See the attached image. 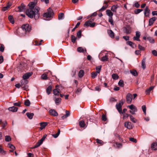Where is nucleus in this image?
Instances as JSON below:
<instances>
[{
    "label": "nucleus",
    "instance_id": "50",
    "mask_svg": "<svg viewBox=\"0 0 157 157\" xmlns=\"http://www.w3.org/2000/svg\"><path fill=\"white\" fill-rule=\"evenodd\" d=\"M143 10L142 9H136V10H135L134 12L135 13V14H137L140 13Z\"/></svg>",
    "mask_w": 157,
    "mask_h": 157
},
{
    "label": "nucleus",
    "instance_id": "40",
    "mask_svg": "<svg viewBox=\"0 0 157 157\" xmlns=\"http://www.w3.org/2000/svg\"><path fill=\"white\" fill-rule=\"evenodd\" d=\"M142 109L144 113L145 114V115H146V106L145 105H143L142 106Z\"/></svg>",
    "mask_w": 157,
    "mask_h": 157
},
{
    "label": "nucleus",
    "instance_id": "4",
    "mask_svg": "<svg viewBox=\"0 0 157 157\" xmlns=\"http://www.w3.org/2000/svg\"><path fill=\"white\" fill-rule=\"evenodd\" d=\"M95 22H92V21L90 20L86 21L84 24V26L89 27H94L95 25Z\"/></svg>",
    "mask_w": 157,
    "mask_h": 157
},
{
    "label": "nucleus",
    "instance_id": "8",
    "mask_svg": "<svg viewBox=\"0 0 157 157\" xmlns=\"http://www.w3.org/2000/svg\"><path fill=\"white\" fill-rule=\"evenodd\" d=\"M17 9L18 10V11L19 12H24L25 10V6L23 3H22L21 6L17 7Z\"/></svg>",
    "mask_w": 157,
    "mask_h": 157
},
{
    "label": "nucleus",
    "instance_id": "61",
    "mask_svg": "<svg viewBox=\"0 0 157 157\" xmlns=\"http://www.w3.org/2000/svg\"><path fill=\"white\" fill-rule=\"evenodd\" d=\"M138 48L140 50H144V48L143 47L140 45V44L138 45Z\"/></svg>",
    "mask_w": 157,
    "mask_h": 157
},
{
    "label": "nucleus",
    "instance_id": "2",
    "mask_svg": "<svg viewBox=\"0 0 157 157\" xmlns=\"http://www.w3.org/2000/svg\"><path fill=\"white\" fill-rule=\"evenodd\" d=\"M33 74V72H28L23 75L22 78L23 79L21 81V85L22 88H27L28 86L27 84L28 83V81L26 80L28 79Z\"/></svg>",
    "mask_w": 157,
    "mask_h": 157
},
{
    "label": "nucleus",
    "instance_id": "58",
    "mask_svg": "<svg viewBox=\"0 0 157 157\" xmlns=\"http://www.w3.org/2000/svg\"><path fill=\"white\" fill-rule=\"evenodd\" d=\"M8 146L11 149H15V147L12 144H8Z\"/></svg>",
    "mask_w": 157,
    "mask_h": 157
},
{
    "label": "nucleus",
    "instance_id": "43",
    "mask_svg": "<svg viewBox=\"0 0 157 157\" xmlns=\"http://www.w3.org/2000/svg\"><path fill=\"white\" fill-rule=\"evenodd\" d=\"M108 21L109 23H110V24L111 25H114L113 23V17H109Z\"/></svg>",
    "mask_w": 157,
    "mask_h": 157
},
{
    "label": "nucleus",
    "instance_id": "51",
    "mask_svg": "<svg viewBox=\"0 0 157 157\" xmlns=\"http://www.w3.org/2000/svg\"><path fill=\"white\" fill-rule=\"evenodd\" d=\"M96 142L98 143L99 144L101 145H102L103 143V142L101 140H99L98 139H97L96 140Z\"/></svg>",
    "mask_w": 157,
    "mask_h": 157
},
{
    "label": "nucleus",
    "instance_id": "54",
    "mask_svg": "<svg viewBox=\"0 0 157 157\" xmlns=\"http://www.w3.org/2000/svg\"><path fill=\"white\" fill-rule=\"evenodd\" d=\"M129 140L132 142L136 143L137 142V140L136 139H135L133 137H130L129 139Z\"/></svg>",
    "mask_w": 157,
    "mask_h": 157
},
{
    "label": "nucleus",
    "instance_id": "12",
    "mask_svg": "<svg viewBox=\"0 0 157 157\" xmlns=\"http://www.w3.org/2000/svg\"><path fill=\"white\" fill-rule=\"evenodd\" d=\"M157 18L155 17H153L150 19L149 20V25L151 26L153 25L155 21L156 20Z\"/></svg>",
    "mask_w": 157,
    "mask_h": 157
},
{
    "label": "nucleus",
    "instance_id": "52",
    "mask_svg": "<svg viewBox=\"0 0 157 157\" xmlns=\"http://www.w3.org/2000/svg\"><path fill=\"white\" fill-rule=\"evenodd\" d=\"M130 116H131V115L128 113L124 114L123 118V119H125L126 118H127L128 117H130Z\"/></svg>",
    "mask_w": 157,
    "mask_h": 157
},
{
    "label": "nucleus",
    "instance_id": "5",
    "mask_svg": "<svg viewBox=\"0 0 157 157\" xmlns=\"http://www.w3.org/2000/svg\"><path fill=\"white\" fill-rule=\"evenodd\" d=\"M22 29L23 31L25 32L26 33L29 32L31 30L30 26L28 24L24 25L22 26Z\"/></svg>",
    "mask_w": 157,
    "mask_h": 157
},
{
    "label": "nucleus",
    "instance_id": "18",
    "mask_svg": "<svg viewBox=\"0 0 157 157\" xmlns=\"http://www.w3.org/2000/svg\"><path fill=\"white\" fill-rule=\"evenodd\" d=\"M43 141L41 140H39L38 142L33 147V148H35L37 147H38L40 146L43 143Z\"/></svg>",
    "mask_w": 157,
    "mask_h": 157
},
{
    "label": "nucleus",
    "instance_id": "30",
    "mask_svg": "<svg viewBox=\"0 0 157 157\" xmlns=\"http://www.w3.org/2000/svg\"><path fill=\"white\" fill-rule=\"evenodd\" d=\"M79 124L81 127L84 128L85 127L86 124L84 121H80L79 122Z\"/></svg>",
    "mask_w": 157,
    "mask_h": 157
},
{
    "label": "nucleus",
    "instance_id": "41",
    "mask_svg": "<svg viewBox=\"0 0 157 157\" xmlns=\"http://www.w3.org/2000/svg\"><path fill=\"white\" fill-rule=\"evenodd\" d=\"M64 14L63 13H60L58 15V19L59 20L62 19L64 17Z\"/></svg>",
    "mask_w": 157,
    "mask_h": 157
},
{
    "label": "nucleus",
    "instance_id": "27",
    "mask_svg": "<svg viewBox=\"0 0 157 157\" xmlns=\"http://www.w3.org/2000/svg\"><path fill=\"white\" fill-rule=\"evenodd\" d=\"M142 67L143 69L146 68V66L145 64V59L144 58L142 61Z\"/></svg>",
    "mask_w": 157,
    "mask_h": 157
},
{
    "label": "nucleus",
    "instance_id": "62",
    "mask_svg": "<svg viewBox=\"0 0 157 157\" xmlns=\"http://www.w3.org/2000/svg\"><path fill=\"white\" fill-rule=\"evenodd\" d=\"M54 86L52 84V82H50L47 88H54Z\"/></svg>",
    "mask_w": 157,
    "mask_h": 157
},
{
    "label": "nucleus",
    "instance_id": "16",
    "mask_svg": "<svg viewBox=\"0 0 157 157\" xmlns=\"http://www.w3.org/2000/svg\"><path fill=\"white\" fill-rule=\"evenodd\" d=\"M129 108L131 110H134V112H136L137 111L136 108L133 105H131L128 106Z\"/></svg>",
    "mask_w": 157,
    "mask_h": 157
},
{
    "label": "nucleus",
    "instance_id": "49",
    "mask_svg": "<svg viewBox=\"0 0 157 157\" xmlns=\"http://www.w3.org/2000/svg\"><path fill=\"white\" fill-rule=\"evenodd\" d=\"M107 119L106 116L104 114H103L102 116L101 120L104 121H105Z\"/></svg>",
    "mask_w": 157,
    "mask_h": 157
},
{
    "label": "nucleus",
    "instance_id": "7",
    "mask_svg": "<svg viewBox=\"0 0 157 157\" xmlns=\"http://www.w3.org/2000/svg\"><path fill=\"white\" fill-rule=\"evenodd\" d=\"M123 102H120L118 104H117L116 105V108L119 113H121L122 111V106L123 105Z\"/></svg>",
    "mask_w": 157,
    "mask_h": 157
},
{
    "label": "nucleus",
    "instance_id": "23",
    "mask_svg": "<svg viewBox=\"0 0 157 157\" xmlns=\"http://www.w3.org/2000/svg\"><path fill=\"white\" fill-rule=\"evenodd\" d=\"M109 58L107 54H106L104 56L102 57L101 60L103 62L107 61L108 60Z\"/></svg>",
    "mask_w": 157,
    "mask_h": 157
},
{
    "label": "nucleus",
    "instance_id": "19",
    "mask_svg": "<svg viewBox=\"0 0 157 157\" xmlns=\"http://www.w3.org/2000/svg\"><path fill=\"white\" fill-rule=\"evenodd\" d=\"M119 7V6L117 5H113L111 7V10L113 12H116L117 9Z\"/></svg>",
    "mask_w": 157,
    "mask_h": 157
},
{
    "label": "nucleus",
    "instance_id": "21",
    "mask_svg": "<svg viewBox=\"0 0 157 157\" xmlns=\"http://www.w3.org/2000/svg\"><path fill=\"white\" fill-rule=\"evenodd\" d=\"M66 113L65 115H64L62 117V118L63 120L66 118L68 117L70 115V113L69 111L67 110H66Z\"/></svg>",
    "mask_w": 157,
    "mask_h": 157
},
{
    "label": "nucleus",
    "instance_id": "17",
    "mask_svg": "<svg viewBox=\"0 0 157 157\" xmlns=\"http://www.w3.org/2000/svg\"><path fill=\"white\" fill-rule=\"evenodd\" d=\"M107 33L109 36L112 38H114V34L113 32L111 30H108Z\"/></svg>",
    "mask_w": 157,
    "mask_h": 157
},
{
    "label": "nucleus",
    "instance_id": "28",
    "mask_svg": "<svg viewBox=\"0 0 157 157\" xmlns=\"http://www.w3.org/2000/svg\"><path fill=\"white\" fill-rule=\"evenodd\" d=\"M8 19L12 24H13L14 23V20L12 16L10 15L8 17Z\"/></svg>",
    "mask_w": 157,
    "mask_h": 157
},
{
    "label": "nucleus",
    "instance_id": "47",
    "mask_svg": "<svg viewBox=\"0 0 157 157\" xmlns=\"http://www.w3.org/2000/svg\"><path fill=\"white\" fill-rule=\"evenodd\" d=\"M108 6V5H105V6H103L102 7V8L99 10V11H102L104 10H105L107 8V7Z\"/></svg>",
    "mask_w": 157,
    "mask_h": 157
},
{
    "label": "nucleus",
    "instance_id": "36",
    "mask_svg": "<svg viewBox=\"0 0 157 157\" xmlns=\"http://www.w3.org/2000/svg\"><path fill=\"white\" fill-rule=\"evenodd\" d=\"M60 129H59L57 133L56 134L52 135L53 137L55 138H56L59 136L60 134Z\"/></svg>",
    "mask_w": 157,
    "mask_h": 157
},
{
    "label": "nucleus",
    "instance_id": "3",
    "mask_svg": "<svg viewBox=\"0 0 157 157\" xmlns=\"http://www.w3.org/2000/svg\"><path fill=\"white\" fill-rule=\"evenodd\" d=\"M53 14V13L52 10L49 8L47 12L44 14L43 16L46 18H48L51 17Z\"/></svg>",
    "mask_w": 157,
    "mask_h": 157
},
{
    "label": "nucleus",
    "instance_id": "32",
    "mask_svg": "<svg viewBox=\"0 0 157 157\" xmlns=\"http://www.w3.org/2000/svg\"><path fill=\"white\" fill-rule=\"evenodd\" d=\"M40 125L43 127V128H44L47 125L48 123L45 122H43L40 123Z\"/></svg>",
    "mask_w": 157,
    "mask_h": 157
},
{
    "label": "nucleus",
    "instance_id": "63",
    "mask_svg": "<svg viewBox=\"0 0 157 157\" xmlns=\"http://www.w3.org/2000/svg\"><path fill=\"white\" fill-rule=\"evenodd\" d=\"M52 90V89H47L46 92L48 95L51 93Z\"/></svg>",
    "mask_w": 157,
    "mask_h": 157
},
{
    "label": "nucleus",
    "instance_id": "48",
    "mask_svg": "<svg viewBox=\"0 0 157 157\" xmlns=\"http://www.w3.org/2000/svg\"><path fill=\"white\" fill-rule=\"evenodd\" d=\"M41 77L43 79L45 80L47 78V75L45 74H43Z\"/></svg>",
    "mask_w": 157,
    "mask_h": 157
},
{
    "label": "nucleus",
    "instance_id": "44",
    "mask_svg": "<svg viewBox=\"0 0 157 157\" xmlns=\"http://www.w3.org/2000/svg\"><path fill=\"white\" fill-rule=\"evenodd\" d=\"M118 84L120 86L122 87L124 85V82L122 80H121L119 81Z\"/></svg>",
    "mask_w": 157,
    "mask_h": 157
},
{
    "label": "nucleus",
    "instance_id": "20",
    "mask_svg": "<svg viewBox=\"0 0 157 157\" xmlns=\"http://www.w3.org/2000/svg\"><path fill=\"white\" fill-rule=\"evenodd\" d=\"M61 100V99L60 98H55L54 101L56 104L58 105L60 103Z\"/></svg>",
    "mask_w": 157,
    "mask_h": 157
},
{
    "label": "nucleus",
    "instance_id": "10",
    "mask_svg": "<svg viewBox=\"0 0 157 157\" xmlns=\"http://www.w3.org/2000/svg\"><path fill=\"white\" fill-rule=\"evenodd\" d=\"M49 113L51 115L54 116H57L58 113L54 109H51L49 111Z\"/></svg>",
    "mask_w": 157,
    "mask_h": 157
},
{
    "label": "nucleus",
    "instance_id": "38",
    "mask_svg": "<svg viewBox=\"0 0 157 157\" xmlns=\"http://www.w3.org/2000/svg\"><path fill=\"white\" fill-rule=\"evenodd\" d=\"M112 78L114 79H117L118 78V76L117 74H113L112 75Z\"/></svg>",
    "mask_w": 157,
    "mask_h": 157
},
{
    "label": "nucleus",
    "instance_id": "11",
    "mask_svg": "<svg viewBox=\"0 0 157 157\" xmlns=\"http://www.w3.org/2000/svg\"><path fill=\"white\" fill-rule=\"evenodd\" d=\"M150 10L148 8V7L147 6L144 10V14L145 16L148 17L149 15Z\"/></svg>",
    "mask_w": 157,
    "mask_h": 157
},
{
    "label": "nucleus",
    "instance_id": "33",
    "mask_svg": "<svg viewBox=\"0 0 157 157\" xmlns=\"http://www.w3.org/2000/svg\"><path fill=\"white\" fill-rule=\"evenodd\" d=\"M24 104L25 105L27 106H29L30 104V103L29 100L28 99L26 100L25 101Z\"/></svg>",
    "mask_w": 157,
    "mask_h": 157
},
{
    "label": "nucleus",
    "instance_id": "37",
    "mask_svg": "<svg viewBox=\"0 0 157 157\" xmlns=\"http://www.w3.org/2000/svg\"><path fill=\"white\" fill-rule=\"evenodd\" d=\"M71 38L72 42L73 43H75V42L76 38L74 36L72 35L71 36Z\"/></svg>",
    "mask_w": 157,
    "mask_h": 157
},
{
    "label": "nucleus",
    "instance_id": "1",
    "mask_svg": "<svg viewBox=\"0 0 157 157\" xmlns=\"http://www.w3.org/2000/svg\"><path fill=\"white\" fill-rule=\"evenodd\" d=\"M29 9H28L26 11V15L30 18H32L34 17L35 20L38 19L40 17L39 10L40 8L37 6H36V4L34 2H31L29 4Z\"/></svg>",
    "mask_w": 157,
    "mask_h": 157
},
{
    "label": "nucleus",
    "instance_id": "31",
    "mask_svg": "<svg viewBox=\"0 0 157 157\" xmlns=\"http://www.w3.org/2000/svg\"><path fill=\"white\" fill-rule=\"evenodd\" d=\"M147 39L149 41L152 43H153L155 42V40L153 38L151 37H148L147 38Z\"/></svg>",
    "mask_w": 157,
    "mask_h": 157
},
{
    "label": "nucleus",
    "instance_id": "6",
    "mask_svg": "<svg viewBox=\"0 0 157 157\" xmlns=\"http://www.w3.org/2000/svg\"><path fill=\"white\" fill-rule=\"evenodd\" d=\"M126 99L128 103H131L132 99V95L130 93L128 94L126 97Z\"/></svg>",
    "mask_w": 157,
    "mask_h": 157
},
{
    "label": "nucleus",
    "instance_id": "42",
    "mask_svg": "<svg viewBox=\"0 0 157 157\" xmlns=\"http://www.w3.org/2000/svg\"><path fill=\"white\" fill-rule=\"evenodd\" d=\"M98 73L97 72H93L92 74V77L93 78H94L97 76L98 75Z\"/></svg>",
    "mask_w": 157,
    "mask_h": 157
},
{
    "label": "nucleus",
    "instance_id": "34",
    "mask_svg": "<svg viewBox=\"0 0 157 157\" xmlns=\"http://www.w3.org/2000/svg\"><path fill=\"white\" fill-rule=\"evenodd\" d=\"M130 120L134 123H135L137 122V120L134 118L132 116H130Z\"/></svg>",
    "mask_w": 157,
    "mask_h": 157
},
{
    "label": "nucleus",
    "instance_id": "29",
    "mask_svg": "<svg viewBox=\"0 0 157 157\" xmlns=\"http://www.w3.org/2000/svg\"><path fill=\"white\" fill-rule=\"evenodd\" d=\"M26 115L27 117L30 119H31L33 118V117L34 115L33 113H27Z\"/></svg>",
    "mask_w": 157,
    "mask_h": 157
},
{
    "label": "nucleus",
    "instance_id": "15",
    "mask_svg": "<svg viewBox=\"0 0 157 157\" xmlns=\"http://www.w3.org/2000/svg\"><path fill=\"white\" fill-rule=\"evenodd\" d=\"M106 12L107 15L109 16V17H113V13L110 10H107Z\"/></svg>",
    "mask_w": 157,
    "mask_h": 157
},
{
    "label": "nucleus",
    "instance_id": "59",
    "mask_svg": "<svg viewBox=\"0 0 157 157\" xmlns=\"http://www.w3.org/2000/svg\"><path fill=\"white\" fill-rule=\"evenodd\" d=\"M153 89H147L145 91V93L146 94H150L151 91Z\"/></svg>",
    "mask_w": 157,
    "mask_h": 157
},
{
    "label": "nucleus",
    "instance_id": "60",
    "mask_svg": "<svg viewBox=\"0 0 157 157\" xmlns=\"http://www.w3.org/2000/svg\"><path fill=\"white\" fill-rule=\"evenodd\" d=\"M140 33L139 31H137L136 32V36L140 38Z\"/></svg>",
    "mask_w": 157,
    "mask_h": 157
},
{
    "label": "nucleus",
    "instance_id": "55",
    "mask_svg": "<svg viewBox=\"0 0 157 157\" xmlns=\"http://www.w3.org/2000/svg\"><path fill=\"white\" fill-rule=\"evenodd\" d=\"M80 22H78L76 25H75V27L72 30V32H74L75 31V29L77 28L80 25Z\"/></svg>",
    "mask_w": 157,
    "mask_h": 157
},
{
    "label": "nucleus",
    "instance_id": "56",
    "mask_svg": "<svg viewBox=\"0 0 157 157\" xmlns=\"http://www.w3.org/2000/svg\"><path fill=\"white\" fill-rule=\"evenodd\" d=\"M114 146L118 148H120L122 146V144L120 143L118 144L116 143L115 144H114Z\"/></svg>",
    "mask_w": 157,
    "mask_h": 157
},
{
    "label": "nucleus",
    "instance_id": "14",
    "mask_svg": "<svg viewBox=\"0 0 157 157\" xmlns=\"http://www.w3.org/2000/svg\"><path fill=\"white\" fill-rule=\"evenodd\" d=\"M53 93L56 96H58L59 94L60 90L59 89H54L53 90Z\"/></svg>",
    "mask_w": 157,
    "mask_h": 157
},
{
    "label": "nucleus",
    "instance_id": "22",
    "mask_svg": "<svg viewBox=\"0 0 157 157\" xmlns=\"http://www.w3.org/2000/svg\"><path fill=\"white\" fill-rule=\"evenodd\" d=\"M152 149L154 150H157V143L155 142L152 143L151 145Z\"/></svg>",
    "mask_w": 157,
    "mask_h": 157
},
{
    "label": "nucleus",
    "instance_id": "57",
    "mask_svg": "<svg viewBox=\"0 0 157 157\" xmlns=\"http://www.w3.org/2000/svg\"><path fill=\"white\" fill-rule=\"evenodd\" d=\"M124 32L127 34H128L131 33L130 30L126 28L125 29Z\"/></svg>",
    "mask_w": 157,
    "mask_h": 157
},
{
    "label": "nucleus",
    "instance_id": "46",
    "mask_svg": "<svg viewBox=\"0 0 157 157\" xmlns=\"http://www.w3.org/2000/svg\"><path fill=\"white\" fill-rule=\"evenodd\" d=\"M81 33L82 31L81 30H79L77 33V35L78 38H79L81 37Z\"/></svg>",
    "mask_w": 157,
    "mask_h": 157
},
{
    "label": "nucleus",
    "instance_id": "35",
    "mask_svg": "<svg viewBox=\"0 0 157 157\" xmlns=\"http://www.w3.org/2000/svg\"><path fill=\"white\" fill-rule=\"evenodd\" d=\"M11 140V138L9 136H5V140L6 142H9Z\"/></svg>",
    "mask_w": 157,
    "mask_h": 157
},
{
    "label": "nucleus",
    "instance_id": "9",
    "mask_svg": "<svg viewBox=\"0 0 157 157\" xmlns=\"http://www.w3.org/2000/svg\"><path fill=\"white\" fill-rule=\"evenodd\" d=\"M125 127L128 129H132L133 126L132 125L131 123L129 122H125L124 123Z\"/></svg>",
    "mask_w": 157,
    "mask_h": 157
},
{
    "label": "nucleus",
    "instance_id": "53",
    "mask_svg": "<svg viewBox=\"0 0 157 157\" xmlns=\"http://www.w3.org/2000/svg\"><path fill=\"white\" fill-rule=\"evenodd\" d=\"M5 49V47L4 45L2 44H1V46L0 47V51L2 52L4 51Z\"/></svg>",
    "mask_w": 157,
    "mask_h": 157
},
{
    "label": "nucleus",
    "instance_id": "64",
    "mask_svg": "<svg viewBox=\"0 0 157 157\" xmlns=\"http://www.w3.org/2000/svg\"><path fill=\"white\" fill-rule=\"evenodd\" d=\"M152 52L153 55L156 56H157V51L155 50H154L152 51Z\"/></svg>",
    "mask_w": 157,
    "mask_h": 157
},
{
    "label": "nucleus",
    "instance_id": "25",
    "mask_svg": "<svg viewBox=\"0 0 157 157\" xmlns=\"http://www.w3.org/2000/svg\"><path fill=\"white\" fill-rule=\"evenodd\" d=\"M130 71V73L135 76H136L138 75L137 72L135 70H131Z\"/></svg>",
    "mask_w": 157,
    "mask_h": 157
},
{
    "label": "nucleus",
    "instance_id": "39",
    "mask_svg": "<svg viewBox=\"0 0 157 157\" xmlns=\"http://www.w3.org/2000/svg\"><path fill=\"white\" fill-rule=\"evenodd\" d=\"M101 66H99L98 67H96V70H97V72L98 73H99L101 71Z\"/></svg>",
    "mask_w": 157,
    "mask_h": 157
},
{
    "label": "nucleus",
    "instance_id": "45",
    "mask_svg": "<svg viewBox=\"0 0 157 157\" xmlns=\"http://www.w3.org/2000/svg\"><path fill=\"white\" fill-rule=\"evenodd\" d=\"M77 51L80 52H83L84 51V49L82 47H79L77 48Z\"/></svg>",
    "mask_w": 157,
    "mask_h": 157
},
{
    "label": "nucleus",
    "instance_id": "13",
    "mask_svg": "<svg viewBox=\"0 0 157 157\" xmlns=\"http://www.w3.org/2000/svg\"><path fill=\"white\" fill-rule=\"evenodd\" d=\"M8 109L9 111L13 112H16L17 111L18 108L15 107L14 106L11 107H10L8 108Z\"/></svg>",
    "mask_w": 157,
    "mask_h": 157
},
{
    "label": "nucleus",
    "instance_id": "24",
    "mask_svg": "<svg viewBox=\"0 0 157 157\" xmlns=\"http://www.w3.org/2000/svg\"><path fill=\"white\" fill-rule=\"evenodd\" d=\"M84 72L83 70H80L78 73V77L80 78H82L84 75Z\"/></svg>",
    "mask_w": 157,
    "mask_h": 157
},
{
    "label": "nucleus",
    "instance_id": "26",
    "mask_svg": "<svg viewBox=\"0 0 157 157\" xmlns=\"http://www.w3.org/2000/svg\"><path fill=\"white\" fill-rule=\"evenodd\" d=\"M126 44L132 48H134L136 46L135 44L131 41H128L127 42Z\"/></svg>",
    "mask_w": 157,
    "mask_h": 157
}]
</instances>
